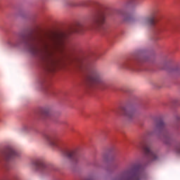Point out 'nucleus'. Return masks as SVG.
Returning <instances> with one entry per match:
<instances>
[{
  "instance_id": "f3484780",
  "label": "nucleus",
  "mask_w": 180,
  "mask_h": 180,
  "mask_svg": "<svg viewBox=\"0 0 180 180\" xmlns=\"http://www.w3.org/2000/svg\"><path fill=\"white\" fill-rule=\"evenodd\" d=\"M174 152L180 155V143L174 146Z\"/></svg>"
},
{
  "instance_id": "aec40b11",
  "label": "nucleus",
  "mask_w": 180,
  "mask_h": 180,
  "mask_svg": "<svg viewBox=\"0 0 180 180\" xmlns=\"http://www.w3.org/2000/svg\"><path fill=\"white\" fill-rule=\"evenodd\" d=\"M64 124H67V122H64Z\"/></svg>"
},
{
  "instance_id": "0eeeda50",
  "label": "nucleus",
  "mask_w": 180,
  "mask_h": 180,
  "mask_svg": "<svg viewBox=\"0 0 180 180\" xmlns=\"http://www.w3.org/2000/svg\"><path fill=\"white\" fill-rule=\"evenodd\" d=\"M148 60V58L146 56H141L136 58L129 59L121 64V68L124 70H134L137 65H140L141 63H146Z\"/></svg>"
},
{
  "instance_id": "1a4fd4ad",
  "label": "nucleus",
  "mask_w": 180,
  "mask_h": 180,
  "mask_svg": "<svg viewBox=\"0 0 180 180\" xmlns=\"http://www.w3.org/2000/svg\"><path fill=\"white\" fill-rule=\"evenodd\" d=\"M18 155L17 151L12 148H8L4 153H0V162L2 160H4L5 161H11V160L16 158Z\"/></svg>"
},
{
  "instance_id": "a211bd4d",
  "label": "nucleus",
  "mask_w": 180,
  "mask_h": 180,
  "mask_svg": "<svg viewBox=\"0 0 180 180\" xmlns=\"http://www.w3.org/2000/svg\"><path fill=\"white\" fill-rule=\"evenodd\" d=\"M137 0H129L128 4L129 5H136Z\"/></svg>"
},
{
  "instance_id": "4468645a",
  "label": "nucleus",
  "mask_w": 180,
  "mask_h": 180,
  "mask_svg": "<svg viewBox=\"0 0 180 180\" xmlns=\"http://www.w3.org/2000/svg\"><path fill=\"white\" fill-rule=\"evenodd\" d=\"M86 29H88L82 23L78 22L75 27L74 32L76 33H82L84 30H86Z\"/></svg>"
},
{
  "instance_id": "423d86ee",
  "label": "nucleus",
  "mask_w": 180,
  "mask_h": 180,
  "mask_svg": "<svg viewBox=\"0 0 180 180\" xmlns=\"http://www.w3.org/2000/svg\"><path fill=\"white\" fill-rule=\"evenodd\" d=\"M155 129L160 131L162 136L161 139L165 144H170L172 143V136L168 133V131H167L165 124L162 120L156 122Z\"/></svg>"
},
{
  "instance_id": "6ab92c4d",
  "label": "nucleus",
  "mask_w": 180,
  "mask_h": 180,
  "mask_svg": "<svg viewBox=\"0 0 180 180\" xmlns=\"http://www.w3.org/2000/svg\"><path fill=\"white\" fill-rule=\"evenodd\" d=\"M70 131H74V129L70 128Z\"/></svg>"
},
{
  "instance_id": "f257e3e1",
  "label": "nucleus",
  "mask_w": 180,
  "mask_h": 180,
  "mask_svg": "<svg viewBox=\"0 0 180 180\" xmlns=\"http://www.w3.org/2000/svg\"><path fill=\"white\" fill-rule=\"evenodd\" d=\"M64 34L51 35L47 41L40 39L41 47H39L37 38L32 34L22 35L18 41L20 44H25L31 54L39 58L46 71L51 72L56 70L60 61L68 56L64 48Z\"/></svg>"
},
{
  "instance_id": "9b49d317",
  "label": "nucleus",
  "mask_w": 180,
  "mask_h": 180,
  "mask_svg": "<svg viewBox=\"0 0 180 180\" xmlns=\"http://www.w3.org/2000/svg\"><path fill=\"white\" fill-rule=\"evenodd\" d=\"M34 165H35L38 171H41V172L49 170V166H47V164H46L43 159H37L34 162Z\"/></svg>"
},
{
  "instance_id": "20e7f679",
  "label": "nucleus",
  "mask_w": 180,
  "mask_h": 180,
  "mask_svg": "<svg viewBox=\"0 0 180 180\" xmlns=\"http://www.w3.org/2000/svg\"><path fill=\"white\" fill-rule=\"evenodd\" d=\"M105 24V13L102 11H97L91 16V24L89 27V29L94 30H101L103 28Z\"/></svg>"
},
{
  "instance_id": "39448f33",
  "label": "nucleus",
  "mask_w": 180,
  "mask_h": 180,
  "mask_svg": "<svg viewBox=\"0 0 180 180\" xmlns=\"http://www.w3.org/2000/svg\"><path fill=\"white\" fill-rule=\"evenodd\" d=\"M138 148L142 150L143 153V155L148 161H155L158 159L157 155L154 151H153V148H151V145L148 143L146 141H142L139 143Z\"/></svg>"
},
{
  "instance_id": "2eb2a0df",
  "label": "nucleus",
  "mask_w": 180,
  "mask_h": 180,
  "mask_svg": "<svg viewBox=\"0 0 180 180\" xmlns=\"http://www.w3.org/2000/svg\"><path fill=\"white\" fill-rule=\"evenodd\" d=\"M41 115L44 117H49V116H50V109L49 108H43L41 111Z\"/></svg>"
},
{
  "instance_id": "dca6fc26",
  "label": "nucleus",
  "mask_w": 180,
  "mask_h": 180,
  "mask_svg": "<svg viewBox=\"0 0 180 180\" xmlns=\"http://www.w3.org/2000/svg\"><path fill=\"white\" fill-rule=\"evenodd\" d=\"M124 22H133V16L129 14H126L123 17Z\"/></svg>"
},
{
  "instance_id": "f8f14e48",
  "label": "nucleus",
  "mask_w": 180,
  "mask_h": 180,
  "mask_svg": "<svg viewBox=\"0 0 180 180\" xmlns=\"http://www.w3.org/2000/svg\"><path fill=\"white\" fill-rule=\"evenodd\" d=\"M45 140L51 147L53 148H57L58 147V139L53 135H45Z\"/></svg>"
},
{
  "instance_id": "9d476101",
  "label": "nucleus",
  "mask_w": 180,
  "mask_h": 180,
  "mask_svg": "<svg viewBox=\"0 0 180 180\" xmlns=\"http://www.w3.org/2000/svg\"><path fill=\"white\" fill-rule=\"evenodd\" d=\"M120 114L127 117L128 120H133L136 116V110L129 107H122Z\"/></svg>"
},
{
  "instance_id": "7ed1b4c3",
  "label": "nucleus",
  "mask_w": 180,
  "mask_h": 180,
  "mask_svg": "<svg viewBox=\"0 0 180 180\" xmlns=\"http://www.w3.org/2000/svg\"><path fill=\"white\" fill-rule=\"evenodd\" d=\"M115 180H141V165L134 163L125 169Z\"/></svg>"
},
{
  "instance_id": "ddd939ff",
  "label": "nucleus",
  "mask_w": 180,
  "mask_h": 180,
  "mask_svg": "<svg viewBox=\"0 0 180 180\" xmlns=\"http://www.w3.org/2000/svg\"><path fill=\"white\" fill-rule=\"evenodd\" d=\"M64 155L70 160H72V161H75V162H77V161H78V152L75 150H66Z\"/></svg>"
},
{
  "instance_id": "6e6552de",
  "label": "nucleus",
  "mask_w": 180,
  "mask_h": 180,
  "mask_svg": "<svg viewBox=\"0 0 180 180\" xmlns=\"http://www.w3.org/2000/svg\"><path fill=\"white\" fill-rule=\"evenodd\" d=\"M138 23L139 26H151V27H155V25L157 24V21L155 20V18L154 15H147L144 17H141L139 20Z\"/></svg>"
},
{
  "instance_id": "f03ea898",
  "label": "nucleus",
  "mask_w": 180,
  "mask_h": 180,
  "mask_svg": "<svg viewBox=\"0 0 180 180\" xmlns=\"http://www.w3.org/2000/svg\"><path fill=\"white\" fill-rule=\"evenodd\" d=\"M87 79L90 86H96L100 89H106L109 84L103 79V75L95 68H89Z\"/></svg>"
}]
</instances>
